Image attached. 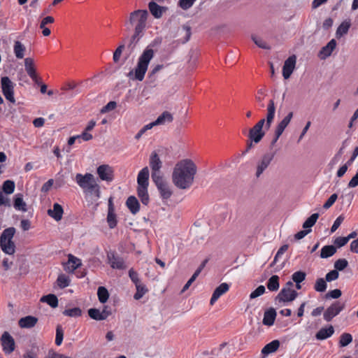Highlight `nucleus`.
<instances>
[{
	"label": "nucleus",
	"instance_id": "nucleus-1",
	"mask_svg": "<svg viewBox=\"0 0 358 358\" xmlns=\"http://www.w3.org/2000/svg\"><path fill=\"white\" fill-rule=\"evenodd\" d=\"M196 173V164L191 159H182L174 167L172 174L173 182L179 189H188L193 184Z\"/></svg>",
	"mask_w": 358,
	"mask_h": 358
},
{
	"label": "nucleus",
	"instance_id": "nucleus-2",
	"mask_svg": "<svg viewBox=\"0 0 358 358\" xmlns=\"http://www.w3.org/2000/svg\"><path fill=\"white\" fill-rule=\"evenodd\" d=\"M275 113V106L274 101L271 99L267 106L266 119H261L249 131L248 138L250 143H248L245 152H248L252 147V142L258 143L261 141L265 136V131L263 130V127L265 124V128L268 129L274 120Z\"/></svg>",
	"mask_w": 358,
	"mask_h": 358
},
{
	"label": "nucleus",
	"instance_id": "nucleus-3",
	"mask_svg": "<svg viewBox=\"0 0 358 358\" xmlns=\"http://www.w3.org/2000/svg\"><path fill=\"white\" fill-rule=\"evenodd\" d=\"M155 56V52L150 45L147 46L139 56L136 66L134 71L128 73V76L132 80L142 81L147 72L149 64Z\"/></svg>",
	"mask_w": 358,
	"mask_h": 358
},
{
	"label": "nucleus",
	"instance_id": "nucleus-4",
	"mask_svg": "<svg viewBox=\"0 0 358 358\" xmlns=\"http://www.w3.org/2000/svg\"><path fill=\"white\" fill-rule=\"evenodd\" d=\"M149 14L146 10H136L129 15V23L136 32L143 33L147 26Z\"/></svg>",
	"mask_w": 358,
	"mask_h": 358
},
{
	"label": "nucleus",
	"instance_id": "nucleus-5",
	"mask_svg": "<svg viewBox=\"0 0 358 358\" xmlns=\"http://www.w3.org/2000/svg\"><path fill=\"white\" fill-rule=\"evenodd\" d=\"M76 182L82 189H87L90 192H96L99 194V186L95 181L94 177L92 173H87L85 175L77 173L76 176Z\"/></svg>",
	"mask_w": 358,
	"mask_h": 358
},
{
	"label": "nucleus",
	"instance_id": "nucleus-6",
	"mask_svg": "<svg viewBox=\"0 0 358 358\" xmlns=\"http://www.w3.org/2000/svg\"><path fill=\"white\" fill-rule=\"evenodd\" d=\"M15 231V228L11 227L1 233V250L8 255H13L15 252V244L13 241Z\"/></svg>",
	"mask_w": 358,
	"mask_h": 358
},
{
	"label": "nucleus",
	"instance_id": "nucleus-7",
	"mask_svg": "<svg viewBox=\"0 0 358 358\" xmlns=\"http://www.w3.org/2000/svg\"><path fill=\"white\" fill-rule=\"evenodd\" d=\"M293 285L291 281L285 284L275 299L276 303L291 302L297 297L298 293L292 289Z\"/></svg>",
	"mask_w": 358,
	"mask_h": 358
},
{
	"label": "nucleus",
	"instance_id": "nucleus-8",
	"mask_svg": "<svg viewBox=\"0 0 358 358\" xmlns=\"http://www.w3.org/2000/svg\"><path fill=\"white\" fill-rule=\"evenodd\" d=\"M16 83L13 82L8 77H1V92L5 99L12 104L15 103V87Z\"/></svg>",
	"mask_w": 358,
	"mask_h": 358
},
{
	"label": "nucleus",
	"instance_id": "nucleus-9",
	"mask_svg": "<svg viewBox=\"0 0 358 358\" xmlns=\"http://www.w3.org/2000/svg\"><path fill=\"white\" fill-rule=\"evenodd\" d=\"M345 308V303L338 301L334 302L324 311L323 317L327 322H330Z\"/></svg>",
	"mask_w": 358,
	"mask_h": 358
},
{
	"label": "nucleus",
	"instance_id": "nucleus-10",
	"mask_svg": "<svg viewBox=\"0 0 358 358\" xmlns=\"http://www.w3.org/2000/svg\"><path fill=\"white\" fill-rule=\"evenodd\" d=\"M149 163L152 170V179L161 177L160 169L162 166V162L155 151L151 153Z\"/></svg>",
	"mask_w": 358,
	"mask_h": 358
},
{
	"label": "nucleus",
	"instance_id": "nucleus-11",
	"mask_svg": "<svg viewBox=\"0 0 358 358\" xmlns=\"http://www.w3.org/2000/svg\"><path fill=\"white\" fill-rule=\"evenodd\" d=\"M152 180L155 183L163 199H168L171 196L172 192L162 176L152 179Z\"/></svg>",
	"mask_w": 358,
	"mask_h": 358
},
{
	"label": "nucleus",
	"instance_id": "nucleus-12",
	"mask_svg": "<svg viewBox=\"0 0 358 358\" xmlns=\"http://www.w3.org/2000/svg\"><path fill=\"white\" fill-rule=\"evenodd\" d=\"M96 173L101 180L110 182L114 179L113 169L108 164L99 166L96 169Z\"/></svg>",
	"mask_w": 358,
	"mask_h": 358
},
{
	"label": "nucleus",
	"instance_id": "nucleus-13",
	"mask_svg": "<svg viewBox=\"0 0 358 358\" xmlns=\"http://www.w3.org/2000/svg\"><path fill=\"white\" fill-rule=\"evenodd\" d=\"M1 346L5 354H10L15 350V343L14 338L7 331L1 335Z\"/></svg>",
	"mask_w": 358,
	"mask_h": 358
},
{
	"label": "nucleus",
	"instance_id": "nucleus-14",
	"mask_svg": "<svg viewBox=\"0 0 358 358\" xmlns=\"http://www.w3.org/2000/svg\"><path fill=\"white\" fill-rule=\"evenodd\" d=\"M275 156V152L266 153L263 155L257 166L256 176L259 178L267 169Z\"/></svg>",
	"mask_w": 358,
	"mask_h": 358
},
{
	"label": "nucleus",
	"instance_id": "nucleus-15",
	"mask_svg": "<svg viewBox=\"0 0 358 358\" xmlns=\"http://www.w3.org/2000/svg\"><path fill=\"white\" fill-rule=\"evenodd\" d=\"M109 264L113 268L122 270L126 268L124 259L113 252L107 254Z\"/></svg>",
	"mask_w": 358,
	"mask_h": 358
},
{
	"label": "nucleus",
	"instance_id": "nucleus-16",
	"mask_svg": "<svg viewBox=\"0 0 358 358\" xmlns=\"http://www.w3.org/2000/svg\"><path fill=\"white\" fill-rule=\"evenodd\" d=\"M296 64V56L292 55L288 57L282 67V76L285 79H288L292 75Z\"/></svg>",
	"mask_w": 358,
	"mask_h": 358
},
{
	"label": "nucleus",
	"instance_id": "nucleus-17",
	"mask_svg": "<svg viewBox=\"0 0 358 358\" xmlns=\"http://www.w3.org/2000/svg\"><path fill=\"white\" fill-rule=\"evenodd\" d=\"M25 71L31 80L36 84L39 83V78L37 76L36 69L34 64V59L27 57L24 59Z\"/></svg>",
	"mask_w": 358,
	"mask_h": 358
},
{
	"label": "nucleus",
	"instance_id": "nucleus-18",
	"mask_svg": "<svg viewBox=\"0 0 358 358\" xmlns=\"http://www.w3.org/2000/svg\"><path fill=\"white\" fill-rule=\"evenodd\" d=\"M81 264V259L70 254L68 256V261L64 266V270L69 273H72L80 267Z\"/></svg>",
	"mask_w": 358,
	"mask_h": 358
},
{
	"label": "nucleus",
	"instance_id": "nucleus-19",
	"mask_svg": "<svg viewBox=\"0 0 358 358\" xmlns=\"http://www.w3.org/2000/svg\"><path fill=\"white\" fill-rule=\"evenodd\" d=\"M138 187H148L149 185V169L144 167L142 169L137 176Z\"/></svg>",
	"mask_w": 358,
	"mask_h": 358
},
{
	"label": "nucleus",
	"instance_id": "nucleus-20",
	"mask_svg": "<svg viewBox=\"0 0 358 358\" xmlns=\"http://www.w3.org/2000/svg\"><path fill=\"white\" fill-rule=\"evenodd\" d=\"M229 289V285L223 282L220 284L213 292V295L211 296L210 303L211 305L214 304L217 299L224 294H225Z\"/></svg>",
	"mask_w": 358,
	"mask_h": 358
},
{
	"label": "nucleus",
	"instance_id": "nucleus-21",
	"mask_svg": "<svg viewBox=\"0 0 358 358\" xmlns=\"http://www.w3.org/2000/svg\"><path fill=\"white\" fill-rule=\"evenodd\" d=\"M173 120V115L169 111L163 112L155 121L149 123L151 128L157 125H162L166 122H171Z\"/></svg>",
	"mask_w": 358,
	"mask_h": 358
},
{
	"label": "nucleus",
	"instance_id": "nucleus-22",
	"mask_svg": "<svg viewBox=\"0 0 358 358\" xmlns=\"http://www.w3.org/2000/svg\"><path fill=\"white\" fill-rule=\"evenodd\" d=\"M37 317L31 315H28L20 318L18 321V325L21 328L30 329L34 327L37 324Z\"/></svg>",
	"mask_w": 358,
	"mask_h": 358
},
{
	"label": "nucleus",
	"instance_id": "nucleus-23",
	"mask_svg": "<svg viewBox=\"0 0 358 358\" xmlns=\"http://www.w3.org/2000/svg\"><path fill=\"white\" fill-rule=\"evenodd\" d=\"M336 41L335 39H331L325 46H324L319 52V56L321 59H326L329 57L334 50L336 48Z\"/></svg>",
	"mask_w": 358,
	"mask_h": 358
},
{
	"label": "nucleus",
	"instance_id": "nucleus-24",
	"mask_svg": "<svg viewBox=\"0 0 358 358\" xmlns=\"http://www.w3.org/2000/svg\"><path fill=\"white\" fill-rule=\"evenodd\" d=\"M63 213L64 210L62 206L57 203L53 204L52 209H49L48 210V215L56 221H59L62 220Z\"/></svg>",
	"mask_w": 358,
	"mask_h": 358
},
{
	"label": "nucleus",
	"instance_id": "nucleus-25",
	"mask_svg": "<svg viewBox=\"0 0 358 358\" xmlns=\"http://www.w3.org/2000/svg\"><path fill=\"white\" fill-rule=\"evenodd\" d=\"M334 333L333 326L330 325L328 327H323L320 329L315 334L317 340L322 341L331 337Z\"/></svg>",
	"mask_w": 358,
	"mask_h": 358
},
{
	"label": "nucleus",
	"instance_id": "nucleus-26",
	"mask_svg": "<svg viewBox=\"0 0 358 358\" xmlns=\"http://www.w3.org/2000/svg\"><path fill=\"white\" fill-rule=\"evenodd\" d=\"M280 341L278 340H273L271 342L266 344L262 350V354L263 357H266L268 354L276 352L280 347Z\"/></svg>",
	"mask_w": 358,
	"mask_h": 358
},
{
	"label": "nucleus",
	"instance_id": "nucleus-27",
	"mask_svg": "<svg viewBox=\"0 0 358 358\" xmlns=\"http://www.w3.org/2000/svg\"><path fill=\"white\" fill-rule=\"evenodd\" d=\"M13 207L16 210L26 212L27 210V203L23 199L22 194H17L14 196Z\"/></svg>",
	"mask_w": 358,
	"mask_h": 358
},
{
	"label": "nucleus",
	"instance_id": "nucleus-28",
	"mask_svg": "<svg viewBox=\"0 0 358 358\" xmlns=\"http://www.w3.org/2000/svg\"><path fill=\"white\" fill-rule=\"evenodd\" d=\"M126 205L130 212L134 215L136 214L140 210V203L138 199L134 196L128 197Z\"/></svg>",
	"mask_w": 358,
	"mask_h": 358
},
{
	"label": "nucleus",
	"instance_id": "nucleus-29",
	"mask_svg": "<svg viewBox=\"0 0 358 358\" xmlns=\"http://www.w3.org/2000/svg\"><path fill=\"white\" fill-rule=\"evenodd\" d=\"M351 27L350 20H345L341 22L338 26L336 31V36L337 38H340L344 35L347 34Z\"/></svg>",
	"mask_w": 358,
	"mask_h": 358
},
{
	"label": "nucleus",
	"instance_id": "nucleus-30",
	"mask_svg": "<svg viewBox=\"0 0 358 358\" xmlns=\"http://www.w3.org/2000/svg\"><path fill=\"white\" fill-rule=\"evenodd\" d=\"M149 10L151 14L155 18H160L162 16L163 11L166 10V8L159 6L156 2L150 1L148 4Z\"/></svg>",
	"mask_w": 358,
	"mask_h": 358
},
{
	"label": "nucleus",
	"instance_id": "nucleus-31",
	"mask_svg": "<svg viewBox=\"0 0 358 358\" xmlns=\"http://www.w3.org/2000/svg\"><path fill=\"white\" fill-rule=\"evenodd\" d=\"M25 46L19 41H15L13 45V52L16 58L18 59H23L25 55Z\"/></svg>",
	"mask_w": 358,
	"mask_h": 358
},
{
	"label": "nucleus",
	"instance_id": "nucleus-32",
	"mask_svg": "<svg viewBox=\"0 0 358 358\" xmlns=\"http://www.w3.org/2000/svg\"><path fill=\"white\" fill-rule=\"evenodd\" d=\"M293 117V113L289 112L277 125L275 128V131H278V134H282L285 129L289 124L292 118Z\"/></svg>",
	"mask_w": 358,
	"mask_h": 358
},
{
	"label": "nucleus",
	"instance_id": "nucleus-33",
	"mask_svg": "<svg viewBox=\"0 0 358 358\" xmlns=\"http://www.w3.org/2000/svg\"><path fill=\"white\" fill-rule=\"evenodd\" d=\"M275 317L276 313L275 310L271 309L269 310H266L264 315L263 324L268 326L273 325L275 322Z\"/></svg>",
	"mask_w": 358,
	"mask_h": 358
},
{
	"label": "nucleus",
	"instance_id": "nucleus-34",
	"mask_svg": "<svg viewBox=\"0 0 358 358\" xmlns=\"http://www.w3.org/2000/svg\"><path fill=\"white\" fill-rule=\"evenodd\" d=\"M137 193L142 203L147 206L150 202L148 187H137Z\"/></svg>",
	"mask_w": 358,
	"mask_h": 358
},
{
	"label": "nucleus",
	"instance_id": "nucleus-35",
	"mask_svg": "<svg viewBox=\"0 0 358 358\" xmlns=\"http://www.w3.org/2000/svg\"><path fill=\"white\" fill-rule=\"evenodd\" d=\"M40 301L41 302L47 303L52 308H56L58 306L57 297L52 294H49L48 295L42 296Z\"/></svg>",
	"mask_w": 358,
	"mask_h": 358
},
{
	"label": "nucleus",
	"instance_id": "nucleus-36",
	"mask_svg": "<svg viewBox=\"0 0 358 358\" xmlns=\"http://www.w3.org/2000/svg\"><path fill=\"white\" fill-rule=\"evenodd\" d=\"M336 252V248L334 245H324L321 249L320 257L326 259L333 256Z\"/></svg>",
	"mask_w": 358,
	"mask_h": 358
},
{
	"label": "nucleus",
	"instance_id": "nucleus-37",
	"mask_svg": "<svg viewBox=\"0 0 358 358\" xmlns=\"http://www.w3.org/2000/svg\"><path fill=\"white\" fill-rule=\"evenodd\" d=\"M56 283L59 288L64 289L69 286L71 279L68 275L62 273L58 275Z\"/></svg>",
	"mask_w": 358,
	"mask_h": 358
},
{
	"label": "nucleus",
	"instance_id": "nucleus-38",
	"mask_svg": "<svg viewBox=\"0 0 358 358\" xmlns=\"http://www.w3.org/2000/svg\"><path fill=\"white\" fill-rule=\"evenodd\" d=\"M267 288L271 291H277L279 289V277L276 275H272L267 282Z\"/></svg>",
	"mask_w": 358,
	"mask_h": 358
},
{
	"label": "nucleus",
	"instance_id": "nucleus-39",
	"mask_svg": "<svg viewBox=\"0 0 358 358\" xmlns=\"http://www.w3.org/2000/svg\"><path fill=\"white\" fill-rule=\"evenodd\" d=\"M15 187V182L10 180H7L3 182L1 186V192L6 194H10L14 192Z\"/></svg>",
	"mask_w": 358,
	"mask_h": 358
},
{
	"label": "nucleus",
	"instance_id": "nucleus-40",
	"mask_svg": "<svg viewBox=\"0 0 358 358\" xmlns=\"http://www.w3.org/2000/svg\"><path fill=\"white\" fill-rule=\"evenodd\" d=\"M97 296L101 303H106L109 298V293L104 287H99L97 290Z\"/></svg>",
	"mask_w": 358,
	"mask_h": 358
},
{
	"label": "nucleus",
	"instance_id": "nucleus-41",
	"mask_svg": "<svg viewBox=\"0 0 358 358\" xmlns=\"http://www.w3.org/2000/svg\"><path fill=\"white\" fill-rule=\"evenodd\" d=\"M327 288V280L322 278L317 279L315 285L314 289L316 292H324L326 291Z\"/></svg>",
	"mask_w": 358,
	"mask_h": 358
},
{
	"label": "nucleus",
	"instance_id": "nucleus-42",
	"mask_svg": "<svg viewBox=\"0 0 358 358\" xmlns=\"http://www.w3.org/2000/svg\"><path fill=\"white\" fill-rule=\"evenodd\" d=\"M143 33L136 32V31H134L133 35L130 38L129 43L128 44V48L131 50H134L136 44L138 43L139 39L143 36Z\"/></svg>",
	"mask_w": 358,
	"mask_h": 358
},
{
	"label": "nucleus",
	"instance_id": "nucleus-43",
	"mask_svg": "<svg viewBox=\"0 0 358 358\" xmlns=\"http://www.w3.org/2000/svg\"><path fill=\"white\" fill-rule=\"evenodd\" d=\"M319 217L318 213H313L311 215L303 224V227L304 229H310V228L315 224L317 219Z\"/></svg>",
	"mask_w": 358,
	"mask_h": 358
},
{
	"label": "nucleus",
	"instance_id": "nucleus-44",
	"mask_svg": "<svg viewBox=\"0 0 358 358\" xmlns=\"http://www.w3.org/2000/svg\"><path fill=\"white\" fill-rule=\"evenodd\" d=\"M352 341V336L350 334L343 333L340 336V347H345Z\"/></svg>",
	"mask_w": 358,
	"mask_h": 358
},
{
	"label": "nucleus",
	"instance_id": "nucleus-45",
	"mask_svg": "<svg viewBox=\"0 0 358 358\" xmlns=\"http://www.w3.org/2000/svg\"><path fill=\"white\" fill-rule=\"evenodd\" d=\"M88 315L93 320L98 321L104 320V317L102 315L101 310L97 308L89 309Z\"/></svg>",
	"mask_w": 358,
	"mask_h": 358
},
{
	"label": "nucleus",
	"instance_id": "nucleus-46",
	"mask_svg": "<svg viewBox=\"0 0 358 358\" xmlns=\"http://www.w3.org/2000/svg\"><path fill=\"white\" fill-rule=\"evenodd\" d=\"M107 222L110 229H114L117 224V216L114 212H108Z\"/></svg>",
	"mask_w": 358,
	"mask_h": 358
},
{
	"label": "nucleus",
	"instance_id": "nucleus-47",
	"mask_svg": "<svg viewBox=\"0 0 358 358\" xmlns=\"http://www.w3.org/2000/svg\"><path fill=\"white\" fill-rule=\"evenodd\" d=\"M136 292L135 293L134 298L136 300H139L143 296L148 292V289L145 285L141 283L136 285Z\"/></svg>",
	"mask_w": 358,
	"mask_h": 358
},
{
	"label": "nucleus",
	"instance_id": "nucleus-48",
	"mask_svg": "<svg viewBox=\"0 0 358 358\" xmlns=\"http://www.w3.org/2000/svg\"><path fill=\"white\" fill-rule=\"evenodd\" d=\"M63 314L66 316L76 317H79L81 315L82 310L80 308L76 307V308L66 309L63 312Z\"/></svg>",
	"mask_w": 358,
	"mask_h": 358
},
{
	"label": "nucleus",
	"instance_id": "nucleus-49",
	"mask_svg": "<svg viewBox=\"0 0 358 358\" xmlns=\"http://www.w3.org/2000/svg\"><path fill=\"white\" fill-rule=\"evenodd\" d=\"M306 274L305 272L299 271L294 272L292 275V280L296 283H301L306 279Z\"/></svg>",
	"mask_w": 358,
	"mask_h": 358
},
{
	"label": "nucleus",
	"instance_id": "nucleus-50",
	"mask_svg": "<svg viewBox=\"0 0 358 358\" xmlns=\"http://www.w3.org/2000/svg\"><path fill=\"white\" fill-rule=\"evenodd\" d=\"M64 338V331L61 325H57L56 328V337H55V344L57 346H59L63 341Z\"/></svg>",
	"mask_w": 358,
	"mask_h": 358
},
{
	"label": "nucleus",
	"instance_id": "nucleus-51",
	"mask_svg": "<svg viewBox=\"0 0 358 358\" xmlns=\"http://www.w3.org/2000/svg\"><path fill=\"white\" fill-rule=\"evenodd\" d=\"M252 41L259 48L262 49H270L269 45L267 44V43L263 40L262 38L257 37V36H252Z\"/></svg>",
	"mask_w": 358,
	"mask_h": 358
},
{
	"label": "nucleus",
	"instance_id": "nucleus-52",
	"mask_svg": "<svg viewBox=\"0 0 358 358\" xmlns=\"http://www.w3.org/2000/svg\"><path fill=\"white\" fill-rule=\"evenodd\" d=\"M348 265V262L345 259H339L334 263V268L338 271L344 270Z\"/></svg>",
	"mask_w": 358,
	"mask_h": 358
},
{
	"label": "nucleus",
	"instance_id": "nucleus-53",
	"mask_svg": "<svg viewBox=\"0 0 358 358\" xmlns=\"http://www.w3.org/2000/svg\"><path fill=\"white\" fill-rule=\"evenodd\" d=\"M181 31L184 32L185 36L184 38L180 39L181 43H185L187 42L191 36V28L189 26L184 25L181 29Z\"/></svg>",
	"mask_w": 358,
	"mask_h": 358
},
{
	"label": "nucleus",
	"instance_id": "nucleus-54",
	"mask_svg": "<svg viewBox=\"0 0 358 358\" xmlns=\"http://www.w3.org/2000/svg\"><path fill=\"white\" fill-rule=\"evenodd\" d=\"M265 292V287L263 285H259L257 288H256L253 292L250 294V299H253L261 295H262Z\"/></svg>",
	"mask_w": 358,
	"mask_h": 358
},
{
	"label": "nucleus",
	"instance_id": "nucleus-55",
	"mask_svg": "<svg viewBox=\"0 0 358 358\" xmlns=\"http://www.w3.org/2000/svg\"><path fill=\"white\" fill-rule=\"evenodd\" d=\"M341 294H342V292L340 289H335L328 292L325 295V298L327 299H338L341 296Z\"/></svg>",
	"mask_w": 358,
	"mask_h": 358
},
{
	"label": "nucleus",
	"instance_id": "nucleus-56",
	"mask_svg": "<svg viewBox=\"0 0 358 358\" xmlns=\"http://www.w3.org/2000/svg\"><path fill=\"white\" fill-rule=\"evenodd\" d=\"M338 276H339L338 272L336 269H334V270L329 271V273H327L326 274L325 280L327 282H331V281H334V280H336V279H338Z\"/></svg>",
	"mask_w": 358,
	"mask_h": 358
},
{
	"label": "nucleus",
	"instance_id": "nucleus-57",
	"mask_svg": "<svg viewBox=\"0 0 358 358\" xmlns=\"http://www.w3.org/2000/svg\"><path fill=\"white\" fill-rule=\"evenodd\" d=\"M116 106H117V103L115 101H109L105 106H103L101 109V113H106L109 111H111V110H114L116 108Z\"/></svg>",
	"mask_w": 358,
	"mask_h": 358
},
{
	"label": "nucleus",
	"instance_id": "nucleus-58",
	"mask_svg": "<svg viewBox=\"0 0 358 358\" xmlns=\"http://www.w3.org/2000/svg\"><path fill=\"white\" fill-rule=\"evenodd\" d=\"M129 276L135 285L141 283L138 273L133 268H131L129 271Z\"/></svg>",
	"mask_w": 358,
	"mask_h": 358
},
{
	"label": "nucleus",
	"instance_id": "nucleus-59",
	"mask_svg": "<svg viewBox=\"0 0 358 358\" xmlns=\"http://www.w3.org/2000/svg\"><path fill=\"white\" fill-rule=\"evenodd\" d=\"M338 199L337 194H333L331 196L327 199V201L324 203L323 207L325 209H328L333 206L336 199Z\"/></svg>",
	"mask_w": 358,
	"mask_h": 358
},
{
	"label": "nucleus",
	"instance_id": "nucleus-60",
	"mask_svg": "<svg viewBox=\"0 0 358 358\" xmlns=\"http://www.w3.org/2000/svg\"><path fill=\"white\" fill-rule=\"evenodd\" d=\"M196 0H180L179 6L183 10H187L192 6Z\"/></svg>",
	"mask_w": 358,
	"mask_h": 358
},
{
	"label": "nucleus",
	"instance_id": "nucleus-61",
	"mask_svg": "<svg viewBox=\"0 0 358 358\" xmlns=\"http://www.w3.org/2000/svg\"><path fill=\"white\" fill-rule=\"evenodd\" d=\"M124 48V45L122 44V45H119L117 48V49L115 50V52L113 53V61L115 62H117L119 61L120 57L121 56V54H122Z\"/></svg>",
	"mask_w": 358,
	"mask_h": 358
},
{
	"label": "nucleus",
	"instance_id": "nucleus-62",
	"mask_svg": "<svg viewBox=\"0 0 358 358\" xmlns=\"http://www.w3.org/2000/svg\"><path fill=\"white\" fill-rule=\"evenodd\" d=\"M78 136H79L78 137V143H81V139H83V141H87L92 139V138H93L92 135L89 134L88 131L86 130H84L81 134L78 135Z\"/></svg>",
	"mask_w": 358,
	"mask_h": 358
},
{
	"label": "nucleus",
	"instance_id": "nucleus-63",
	"mask_svg": "<svg viewBox=\"0 0 358 358\" xmlns=\"http://www.w3.org/2000/svg\"><path fill=\"white\" fill-rule=\"evenodd\" d=\"M343 220H344V218L341 215L338 216L334 221V222L331 228V232H332V233L334 232L341 226Z\"/></svg>",
	"mask_w": 358,
	"mask_h": 358
},
{
	"label": "nucleus",
	"instance_id": "nucleus-64",
	"mask_svg": "<svg viewBox=\"0 0 358 358\" xmlns=\"http://www.w3.org/2000/svg\"><path fill=\"white\" fill-rule=\"evenodd\" d=\"M348 238L345 237H338L334 241V244L338 247H343L348 243Z\"/></svg>",
	"mask_w": 358,
	"mask_h": 358
}]
</instances>
